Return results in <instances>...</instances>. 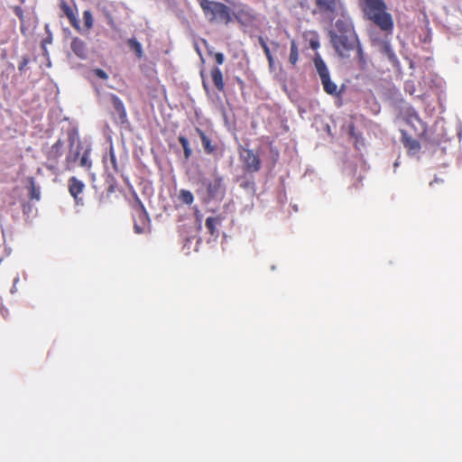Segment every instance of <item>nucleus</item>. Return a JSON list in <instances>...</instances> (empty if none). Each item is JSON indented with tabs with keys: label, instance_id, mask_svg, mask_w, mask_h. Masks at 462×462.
I'll return each instance as SVG.
<instances>
[{
	"label": "nucleus",
	"instance_id": "nucleus-1",
	"mask_svg": "<svg viewBox=\"0 0 462 462\" xmlns=\"http://www.w3.org/2000/svg\"><path fill=\"white\" fill-rule=\"evenodd\" d=\"M329 38L340 58H349L351 51H356L360 68H365L366 61L364 52L354 25L348 19H338L335 23V29L329 32Z\"/></svg>",
	"mask_w": 462,
	"mask_h": 462
},
{
	"label": "nucleus",
	"instance_id": "nucleus-2",
	"mask_svg": "<svg viewBox=\"0 0 462 462\" xmlns=\"http://www.w3.org/2000/svg\"><path fill=\"white\" fill-rule=\"evenodd\" d=\"M363 12L366 18L373 22L381 31L392 34L393 20L383 0H364Z\"/></svg>",
	"mask_w": 462,
	"mask_h": 462
},
{
	"label": "nucleus",
	"instance_id": "nucleus-3",
	"mask_svg": "<svg viewBox=\"0 0 462 462\" xmlns=\"http://www.w3.org/2000/svg\"><path fill=\"white\" fill-rule=\"evenodd\" d=\"M69 152L65 158L67 169L70 170L78 162L79 165L86 170H90L92 162L89 158L91 152L90 144L83 143L77 134H68Z\"/></svg>",
	"mask_w": 462,
	"mask_h": 462
},
{
	"label": "nucleus",
	"instance_id": "nucleus-4",
	"mask_svg": "<svg viewBox=\"0 0 462 462\" xmlns=\"http://www.w3.org/2000/svg\"><path fill=\"white\" fill-rule=\"evenodd\" d=\"M198 2L205 15H211L210 22L219 21L227 25L233 21L230 8L225 4L209 0H198Z\"/></svg>",
	"mask_w": 462,
	"mask_h": 462
},
{
	"label": "nucleus",
	"instance_id": "nucleus-5",
	"mask_svg": "<svg viewBox=\"0 0 462 462\" xmlns=\"http://www.w3.org/2000/svg\"><path fill=\"white\" fill-rule=\"evenodd\" d=\"M313 14H320L332 22L338 15L343 14L345 6L342 0H314Z\"/></svg>",
	"mask_w": 462,
	"mask_h": 462
},
{
	"label": "nucleus",
	"instance_id": "nucleus-6",
	"mask_svg": "<svg viewBox=\"0 0 462 462\" xmlns=\"http://www.w3.org/2000/svg\"><path fill=\"white\" fill-rule=\"evenodd\" d=\"M314 64L320 78L324 91L328 95L338 97L341 94V91L338 90L337 84L331 80L328 69L324 60L320 58H316L314 60Z\"/></svg>",
	"mask_w": 462,
	"mask_h": 462
},
{
	"label": "nucleus",
	"instance_id": "nucleus-7",
	"mask_svg": "<svg viewBox=\"0 0 462 462\" xmlns=\"http://www.w3.org/2000/svg\"><path fill=\"white\" fill-rule=\"evenodd\" d=\"M242 169L245 173H255L260 171L262 162L259 156L251 149L242 148L239 151Z\"/></svg>",
	"mask_w": 462,
	"mask_h": 462
},
{
	"label": "nucleus",
	"instance_id": "nucleus-8",
	"mask_svg": "<svg viewBox=\"0 0 462 462\" xmlns=\"http://www.w3.org/2000/svg\"><path fill=\"white\" fill-rule=\"evenodd\" d=\"M135 216L134 218V229L136 234H143L149 224V216L142 201L136 198L134 206Z\"/></svg>",
	"mask_w": 462,
	"mask_h": 462
},
{
	"label": "nucleus",
	"instance_id": "nucleus-9",
	"mask_svg": "<svg viewBox=\"0 0 462 462\" xmlns=\"http://www.w3.org/2000/svg\"><path fill=\"white\" fill-rule=\"evenodd\" d=\"M206 187L207 194L211 199L222 198L226 191L223 178L220 176H216L213 180H209Z\"/></svg>",
	"mask_w": 462,
	"mask_h": 462
},
{
	"label": "nucleus",
	"instance_id": "nucleus-10",
	"mask_svg": "<svg viewBox=\"0 0 462 462\" xmlns=\"http://www.w3.org/2000/svg\"><path fill=\"white\" fill-rule=\"evenodd\" d=\"M405 122L413 129L416 135L422 136L425 134L427 131L426 125L421 121L416 112H409L406 116Z\"/></svg>",
	"mask_w": 462,
	"mask_h": 462
},
{
	"label": "nucleus",
	"instance_id": "nucleus-11",
	"mask_svg": "<svg viewBox=\"0 0 462 462\" xmlns=\"http://www.w3.org/2000/svg\"><path fill=\"white\" fill-rule=\"evenodd\" d=\"M64 142L59 139L46 153V158L53 164H57L63 154Z\"/></svg>",
	"mask_w": 462,
	"mask_h": 462
},
{
	"label": "nucleus",
	"instance_id": "nucleus-12",
	"mask_svg": "<svg viewBox=\"0 0 462 462\" xmlns=\"http://www.w3.org/2000/svg\"><path fill=\"white\" fill-rule=\"evenodd\" d=\"M84 188L85 184L76 177L69 179V191L74 198L77 205L82 204V199L79 198V195L83 191Z\"/></svg>",
	"mask_w": 462,
	"mask_h": 462
},
{
	"label": "nucleus",
	"instance_id": "nucleus-13",
	"mask_svg": "<svg viewBox=\"0 0 462 462\" xmlns=\"http://www.w3.org/2000/svg\"><path fill=\"white\" fill-rule=\"evenodd\" d=\"M60 8L64 13L66 17L69 19L71 26L77 31H80V25L77 19V16L73 9L69 5V4L65 0H60Z\"/></svg>",
	"mask_w": 462,
	"mask_h": 462
},
{
	"label": "nucleus",
	"instance_id": "nucleus-14",
	"mask_svg": "<svg viewBox=\"0 0 462 462\" xmlns=\"http://www.w3.org/2000/svg\"><path fill=\"white\" fill-rule=\"evenodd\" d=\"M70 48L74 54L81 60H85L88 56V48L86 42L79 37L72 39Z\"/></svg>",
	"mask_w": 462,
	"mask_h": 462
},
{
	"label": "nucleus",
	"instance_id": "nucleus-15",
	"mask_svg": "<svg viewBox=\"0 0 462 462\" xmlns=\"http://www.w3.org/2000/svg\"><path fill=\"white\" fill-rule=\"evenodd\" d=\"M110 99L115 111L117 113L119 119L122 123H125L127 118V113L123 101L115 94H111Z\"/></svg>",
	"mask_w": 462,
	"mask_h": 462
},
{
	"label": "nucleus",
	"instance_id": "nucleus-16",
	"mask_svg": "<svg viewBox=\"0 0 462 462\" xmlns=\"http://www.w3.org/2000/svg\"><path fill=\"white\" fill-rule=\"evenodd\" d=\"M211 79L214 86L219 92L225 91V82L222 71L218 67H213L210 71Z\"/></svg>",
	"mask_w": 462,
	"mask_h": 462
},
{
	"label": "nucleus",
	"instance_id": "nucleus-17",
	"mask_svg": "<svg viewBox=\"0 0 462 462\" xmlns=\"http://www.w3.org/2000/svg\"><path fill=\"white\" fill-rule=\"evenodd\" d=\"M196 132L198 133L199 136L201 139L202 146L204 148V151L207 154H212L217 150V146L213 145L211 143V140L208 136L206 135V134L200 129L196 128Z\"/></svg>",
	"mask_w": 462,
	"mask_h": 462
},
{
	"label": "nucleus",
	"instance_id": "nucleus-18",
	"mask_svg": "<svg viewBox=\"0 0 462 462\" xmlns=\"http://www.w3.org/2000/svg\"><path fill=\"white\" fill-rule=\"evenodd\" d=\"M402 143L410 154H415L420 150V143L411 136L404 135Z\"/></svg>",
	"mask_w": 462,
	"mask_h": 462
},
{
	"label": "nucleus",
	"instance_id": "nucleus-19",
	"mask_svg": "<svg viewBox=\"0 0 462 462\" xmlns=\"http://www.w3.org/2000/svg\"><path fill=\"white\" fill-rule=\"evenodd\" d=\"M29 183V198L32 200H40L41 199V191L40 189L36 187L35 180L33 177L28 178Z\"/></svg>",
	"mask_w": 462,
	"mask_h": 462
},
{
	"label": "nucleus",
	"instance_id": "nucleus-20",
	"mask_svg": "<svg viewBox=\"0 0 462 462\" xmlns=\"http://www.w3.org/2000/svg\"><path fill=\"white\" fill-rule=\"evenodd\" d=\"M299 60V50L295 40L291 41L289 61L292 66H295Z\"/></svg>",
	"mask_w": 462,
	"mask_h": 462
},
{
	"label": "nucleus",
	"instance_id": "nucleus-21",
	"mask_svg": "<svg viewBox=\"0 0 462 462\" xmlns=\"http://www.w3.org/2000/svg\"><path fill=\"white\" fill-rule=\"evenodd\" d=\"M219 223L220 220L217 217H208L206 219L205 225L210 235H215L217 232V226L219 225Z\"/></svg>",
	"mask_w": 462,
	"mask_h": 462
},
{
	"label": "nucleus",
	"instance_id": "nucleus-22",
	"mask_svg": "<svg viewBox=\"0 0 462 462\" xmlns=\"http://www.w3.org/2000/svg\"><path fill=\"white\" fill-rule=\"evenodd\" d=\"M179 142L183 148L184 157H185V159L188 160L191 156V153H192V150L189 147V140L185 136L180 135V136H179Z\"/></svg>",
	"mask_w": 462,
	"mask_h": 462
},
{
	"label": "nucleus",
	"instance_id": "nucleus-23",
	"mask_svg": "<svg viewBox=\"0 0 462 462\" xmlns=\"http://www.w3.org/2000/svg\"><path fill=\"white\" fill-rule=\"evenodd\" d=\"M179 142L183 148L184 157H185V159L188 160L191 156V153H192V150L189 147V140L185 136L180 135V136H179Z\"/></svg>",
	"mask_w": 462,
	"mask_h": 462
},
{
	"label": "nucleus",
	"instance_id": "nucleus-24",
	"mask_svg": "<svg viewBox=\"0 0 462 462\" xmlns=\"http://www.w3.org/2000/svg\"><path fill=\"white\" fill-rule=\"evenodd\" d=\"M128 45L131 48V50H133L134 51V53L136 54V56L138 58L143 57V48H142L141 43L138 41H136L135 39H129Z\"/></svg>",
	"mask_w": 462,
	"mask_h": 462
},
{
	"label": "nucleus",
	"instance_id": "nucleus-25",
	"mask_svg": "<svg viewBox=\"0 0 462 462\" xmlns=\"http://www.w3.org/2000/svg\"><path fill=\"white\" fill-rule=\"evenodd\" d=\"M179 199L187 205H190L194 200L193 194L187 189H180Z\"/></svg>",
	"mask_w": 462,
	"mask_h": 462
},
{
	"label": "nucleus",
	"instance_id": "nucleus-26",
	"mask_svg": "<svg viewBox=\"0 0 462 462\" xmlns=\"http://www.w3.org/2000/svg\"><path fill=\"white\" fill-rule=\"evenodd\" d=\"M240 187L245 190H251L254 192L255 190V183L253 179H248L243 176L241 178Z\"/></svg>",
	"mask_w": 462,
	"mask_h": 462
},
{
	"label": "nucleus",
	"instance_id": "nucleus-27",
	"mask_svg": "<svg viewBox=\"0 0 462 462\" xmlns=\"http://www.w3.org/2000/svg\"><path fill=\"white\" fill-rule=\"evenodd\" d=\"M84 25L87 30H90L93 27L94 20L92 13L89 10H85L83 13Z\"/></svg>",
	"mask_w": 462,
	"mask_h": 462
},
{
	"label": "nucleus",
	"instance_id": "nucleus-28",
	"mask_svg": "<svg viewBox=\"0 0 462 462\" xmlns=\"http://www.w3.org/2000/svg\"><path fill=\"white\" fill-rule=\"evenodd\" d=\"M109 161H110V164H111L112 169L116 172H117L119 171V169H118L117 161H116V157L115 152H114V150L112 148L109 151Z\"/></svg>",
	"mask_w": 462,
	"mask_h": 462
},
{
	"label": "nucleus",
	"instance_id": "nucleus-29",
	"mask_svg": "<svg viewBox=\"0 0 462 462\" xmlns=\"http://www.w3.org/2000/svg\"><path fill=\"white\" fill-rule=\"evenodd\" d=\"M208 55L213 56L217 65H222L225 61V56L221 52H213L208 51Z\"/></svg>",
	"mask_w": 462,
	"mask_h": 462
},
{
	"label": "nucleus",
	"instance_id": "nucleus-30",
	"mask_svg": "<svg viewBox=\"0 0 462 462\" xmlns=\"http://www.w3.org/2000/svg\"><path fill=\"white\" fill-rule=\"evenodd\" d=\"M93 73L98 77L99 79H108V75L107 73L103 70L102 69H95L93 70Z\"/></svg>",
	"mask_w": 462,
	"mask_h": 462
},
{
	"label": "nucleus",
	"instance_id": "nucleus-31",
	"mask_svg": "<svg viewBox=\"0 0 462 462\" xmlns=\"http://www.w3.org/2000/svg\"><path fill=\"white\" fill-rule=\"evenodd\" d=\"M259 42H260L261 47L263 50V52H264L265 56L272 55L271 51H270L267 43L265 42V41L263 38L259 39Z\"/></svg>",
	"mask_w": 462,
	"mask_h": 462
},
{
	"label": "nucleus",
	"instance_id": "nucleus-32",
	"mask_svg": "<svg viewBox=\"0 0 462 462\" xmlns=\"http://www.w3.org/2000/svg\"><path fill=\"white\" fill-rule=\"evenodd\" d=\"M28 63H29V59L27 57H23L18 65V69L20 71L23 70V69L27 66Z\"/></svg>",
	"mask_w": 462,
	"mask_h": 462
},
{
	"label": "nucleus",
	"instance_id": "nucleus-33",
	"mask_svg": "<svg viewBox=\"0 0 462 462\" xmlns=\"http://www.w3.org/2000/svg\"><path fill=\"white\" fill-rule=\"evenodd\" d=\"M266 58H267V60H268L269 66H270V67H273V63H274V60H273V55L266 56Z\"/></svg>",
	"mask_w": 462,
	"mask_h": 462
},
{
	"label": "nucleus",
	"instance_id": "nucleus-34",
	"mask_svg": "<svg viewBox=\"0 0 462 462\" xmlns=\"http://www.w3.org/2000/svg\"><path fill=\"white\" fill-rule=\"evenodd\" d=\"M310 46L312 49H317L319 46V43L318 41H311L310 42Z\"/></svg>",
	"mask_w": 462,
	"mask_h": 462
},
{
	"label": "nucleus",
	"instance_id": "nucleus-35",
	"mask_svg": "<svg viewBox=\"0 0 462 462\" xmlns=\"http://www.w3.org/2000/svg\"><path fill=\"white\" fill-rule=\"evenodd\" d=\"M238 15H247V12H245L244 9H241L238 11L237 16Z\"/></svg>",
	"mask_w": 462,
	"mask_h": 462
},
{
	"label": "nucleus",
	"instance_id": "nucleus-36",
	"mask_svg": "<svg viewBox=\"0 0 462 462\" xmlns=\"http://www.w3.org/2000/svg\"><path fill=\"white\" fill-rule=\"evenodd\" d=\"M203 87L207 89V84L205 81H203Z\"/></svg>",
	"mask_w": 462,
	"mask_h": 462
}]
</instances>
